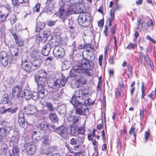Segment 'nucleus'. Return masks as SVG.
Segmentation results:
<instances>
[{"mask_svg": "<svg viewBox=\"0 0 156 156\" xmlns=\"http://www.w3.org/2000/svg\"><path fill=\"white\" fill-rule=\"evenodd\" d=\"M52 46L49 44H47L44 45L42 49V54L47 56L49 54Z\"/></svg>", "mask_w": 156, "mask_h": 156, "instance_id": "b1692460", "label": "nucleus"}, {"mask_svg": "<svg viewBox=\"0 0 156 156\" xmlns=\"http://www.w3.org/2000/svg\"><path fill=\"white\" fill-rule=\"evenodd\" d=\"M57 111L60 115L64 114L66 113V107L65 105H62L58 107Z\"/></svg>", "mask_w": 156, "mask_h": 156, "instance_id": "a878e982", "label": "nucleus"}, {"mask_svg": "<svg viewBox=\"0 0 156 156\" xmlns=\"http://www.w3.org/2000/svg\"><path fill=\"white\" fill-rule=\"evenodd\" d=\"M37 126V128L40 130H42L45 127L46 125L43 123H41L39 124ZM46 126H47L46 125Z\"/></svg>", "mask_w": 156, "mask_h": 156, "instance_id": "6e6d98bb", "label": "nucleus"}, {"mask_svg": "<svg viewBox=\"0 0 156 156\" xmlns=\"http://www.w3.org/2000/svg\"><path fill=\"white\" fill-rule=\"evenodd\" d=\"M22 65L23 69L26 71H30L31 69L34 70L32 67V62L23 60V58H22Z\"/></svg>", "mask_w": 156, "mask_h": 156, "instance_id": "6ab92c4d", "label": "nucleus"}, {"mask_svg": "<svg viewBox=\"0 0 156 156\" xmlns=\"http://www.w3.org/2000/svg\"><path fill=\"white\" fill-rule=\"evenodd\" d=\"M141 28L138 27V28H142L144 29H147V23L145 22H143L142 23L141 25Z\"/></svg>", "mask_w": 156, "mask_h": 156, "instance_id": "5fc2aeb1", "label": "nucleus"}, {"mask_svg": "<svg viewBox=\"0 0 156 156\" xmlns=\"http://www.w3.org/2000/svg\"><path fill=\"white\" fill-rule=\"evenodd\" d=\"M50 142L51 140L47 136L44 137L43 139V142L44 144H48Z\"/></svg>", "mask_w": 156, "mask_h": 156, "instance_id": "09e8293b", "label": "nucleus"}, {"mask_svg": "<svg viewBox=\"0 0 156 156\" xmlns=\"http://www.w3.org/2000/svg\"><path fill=\"white\" fill-rule=\"evenodd\" d=\"M43 76L41 77L38 75L35 76V81L39 86L38 88L42 90V88H44V86L46 81V78L47 76V74L45 70L42 71Z\"/></svg>", "mask_w": 156, "mask_h": 156, "instance_id": "6e6552de", "label": "nucleus"}, {"mask_svg": "<svg viewBox=\"0 0 156 156\" xmlns=\"http://www.w3.org/2000/svg\"><path fill=\"white\" fill-rule=\"evenodd\" d=\"M66 118L68 121L75 123L78 122L79 117L78 116L74 115L72 112H70L67 115Z\"/></svg>", "mask_w": 156, "mask_h": 156, "instance_id": "412c9836", "label": "nucleus"}, {"mask_svg": "<svg viewBox=\"0 0 156 156\" xmlns=\"http://www.w3.org/2000/svg\"><path fill=\"white\" fill-rule=\"evenodd\" d=\"M18 32L17 30H11V31L16 45L20 47L23 45L24 41L20 36L18 35Z\"/></svg>", "mask_w": 156, "mask_h": 156, "instance_id": "9b49d317", "label": "nucleus"}, {"mask_svg": "<svg viewBox=\"0 0 156 156\" xmlns=\"http://www.w3.org/2000/svg\"><path fill=\"white\" fill-rule=\"evenodd\" d=\"M22 118H24L23 113L21 111H20L18 114V119H20Z\"/></svg>", "mask_w": 156, "mask_h": 156, "instance_id": "3c124183", "label": "nucleus"}, {"mask_svg": "<svg viewBox=\"0 0 156 156\" xmlns=\"http://www.w3.org/2000/svg\"><path fill=\"white\" fill-rule=\"evenodd\" d=\"M53 4L51 3V2L46 1V8L47 10L49 12V13H48V12L46 11V12L47 14H52L51 11L53 9Z\"/></svg>", "mask_w": 156, "mask_h": 156, "instance_id": "bb28decb", "label": "nucleus"}, {"mask_svg": "<svg viewBox=\"0 0 156 156\" xmlns=\"http://www.w3.org/2000/svg\"><path fill=\"white\" fill-rule=\"evenodd\" d=\"M108 73L109 76L111 77L112 76H113L114 73V70L113 69H110L108 70Z\"/></svg>", "mask_w": 156, "mask_h": 156, "instance_id": "774afa93", "label": "nucleus"}, {"mask_svg": "<svg viewBox=\"0 0 156 156\" xmlns=\"http://www.w3.org/2000/svg\"><path fill=\"white\" fill-rule=\"evenodd\" d=\"M40 52L37 51L33 50L30 55L31 57L33 58H37L39 55Z\"/></svg>", "mask_w": 156, "mask_h": 156, "instance_id": "4c0bfd02", "label": "nucleus"}, {"mask_svg": "<svg viewBox=\"0 0 156 156\" xmlns=\"http://www.w3.org/2000/svg\"><path fill=\"white\" fill-rule=\"evenodd\" d=\"M47 127L50 129L51 130V129H54V130H53L54 132H55V129H56V126L52 124V125H49L48 126H47Z\"/></svg>", "mask_w": 156, "mask_h": 156, "instance_id": "052dcab7", "label": "nucleus"}, {"mask_svg": "<svg viewBox=\"0 0 156 156\" xmlns=\"http://www.w3.org/2000/svg\"><path fill=\"white\" fill-rule=\"evenodd\" d=\"M71 102L75 108L76 114L83 115L89 114V110L86 105L82 104L74 98L72 99Z\"/></svg>", "mask_w": 156, "mask_h": 156, "instance_id": "f03ea898", "label": "nucleus"}, {"mask_svg": "<svg viewBox=\"0 0 156 156\" xmlns=\"http://www.w3.org/2000/svg\"><path fill=\"white\" fill-rule=\"evenodd\" d=\"M55 132L63 138H65L67 137V129L63 126L56 128L55 129Z\"/></svg>", "mask_w": 156, "mask_h": 156, "instance_id": "a211bd4d", "label": "nucleus"}, {"mask_svg": "<svg viewBox=\"0 0 156 156\" xmlns=\"http://www.w3.org/2000/svg\"><path fill=\"white\" fill-rule=\"evenodd\" d=\"M11 130V128L10 127L0 128V142L2 141L4 137L9 135Z\"/></svg>", "mask_w": 156, "mask_h": 156, "instance_id": "dca6fc26", "label": "nucleus"}, {"mask_svg": "<svg viewBox=\"0 0 156 156\" xmlns=\"http://www.w3.org/2000/svg\"><path fill=\"white\" fill-rule=\"evenodd\" d=\"M43 35H44V36H46L47 38V37L50 34V32L48 30H44L43 32Z\"/></svg>", "mask_w": 156, "mask_h": 156, "instance_id": "864d4df0", "label": "nucleus"}, {"mask_svg": "<svg viewBox=\"0 0 156 156\" xmlns=\"http://www.w3.org/2000/svg\"><path fill=\"white\" fill-rule=\"evenodd\" d=\"M10 51L12 56H17L19 55L18 49L16 46L12 45L10 48Z\"/></svg>", "mask_w": 156, "mask_h": 156, "instance_id": "cd10ccee", "label": "nucleus"}, {"mask_svg": "<svg viewBox=\"0 0 156 156\" xmlns=\"http://www.w3.org/2000/svg\"><path fill=\"white\" fill-rule=\"evenodd\" d=\"M110 15L111 17L105 26V29H115L116 28V25L112 23L115 18V10L113 8H112L110 10Z\"/></svg>", "mask_w": 156, "mask_h": 156, "instance_id": "9d476101", "label": "nucleus"}, {"mask_svg": "<svg viewBox=\"0 0 156 156\" xmlns=\"http://www.w3.org/2000/svg\"><path fill=\"white\" fill-rule=\"evenodd\" d=\"M115 91L116 97H119L120 95V92L116 88L115 89Z\"/></svg>", "mask_w": 156, "mask_h": 156, "instance_id": "338daca9", "label": "nucleus"}, {"mask_svg": "<svg viewBox=\"0 0 156 156\" xmlns=\"http://www.w3.org/2000/svg\"><path fill=\"white\" fill-rule=\"evenodd\" d=\"M36 110L35 106L32 105H28L25 108V112L27 114H34L36 112Z\"/></svg>", "mask_w": 156, "mask_h": 156, "instance_id": "5701e85b", "label": "nucleus"}, {"mask_svg": "<svg viewBox=\"0 0 156 156\" xmlns=\"http://www.w3.org/2000/svg\"><path fill=\"white\" fill-rule=\"evenodd\" d=\"M142 84V87H141V90L142 92V95L141 96V98H144V96L145 95V90L144 88V83L143 82H142L141 83Z\"/></svg>", "mask_w": 156, "mask_h": 156, "instance_id": "49530a36", "label": "nucleus"}, {"mask_svg": "<svg viewBox=\"0 0 156 156\" xmlns=\"http://www.w3.org/2000/svg\"><path fill=\"white\" fill-rule=\"evenodd\" d=\"M149 135V134L148 132L146 131L145 132L144 134V138L146 142H147V140L148 139Z\"/></svg>", "mask_w": 156, "mask_h": 156, "instance_id": "680f3d73", "label": "nucleus"}, {"mask_svg": "<svg viewBox=\"0 0 156 156\" xmlns=\"http://www.w3.org/2000/svg\"><path fill=\"white\" fill-rule=\"evenodd\" d=\"M45 90L44 88H42V90L40 89V88H38V92H34L32 94V98L34 100H36L38 98H43L45 96Z\"/></svg>", "mask_w": 156, "mask_h": 156, "instance_id": "f3484780", "label": "nucleus"}, {"mask_svg": "<svg viewBox=\"0 0 156 156\" xmlns=\"http://www.w3.org/2000/svg\"><path fill=\"white\" fill-rule=\"evenodd\" d=\"M42 60L41 58H38L33 61L32 62V67L34 70L39 67L42 63Z\"/></svg>", "mask_w": 156, "mask_h": 156, "instance_id": "393cba45", "label": "nucleus"}, {"mask_svg": "<svg viewBox=\"0 0 156 156\" xmlns=\"http://www.w3.org/2000/svg\"><path fill=\"white\" fill-rule=\"evenodd\" d=\"M146 38L147 40L149 41H150L152 43H156L155 41L154 40H153L149 35L147 36Z\"/></svg>", "mask_w": 156, "mask_h": 156, "instance_id": "13d9d810", "label": "nucleus"}, {"mask_svg": "<svg viewBox=\"0 0 156 156\" xmlns=\"http://www.w3.org/2000/svg\"><path fill=\"white\" fill-rule=\"evenodd\" d=\"M12 95L14 97L20 98L23 97V91L21 90V87L20 86L14 87L12 90Z\"/></svg>", "mask_w": 156, "mask_h": 156, "instance_id": "2eb2a0df", "label": "nucleus"}, {"mask_svg": "<svg viewBox=\"0 0 156 156\" xmlns=\"http://www.w3.org/2000/svg\"><path fill=\"white\" fill-rule=\"evenodd\" d=\"M77 140H79V143H83L84 141L83 136L81 135L80 136L79 134L77 136Z\"/></svg>", "mask_w": 156, "mask_h": 156, "instance_id": "de8ad7c7", "label": "nucleus"}, {"mask_svg": "<svg viewBox=\"0 0 156 156\" xmlns=\"http://www.w3.org/2000/svg\"><path fill=\"white\" fill-rule=\"evenodd\" d=\"M8 15H5L2 13L1 12H0V23L3 22L6 18Z\"/></svg>", "mask_w": 156, "mask_h": 156, "instance_id": "ea45409f", "label": "nucleus"}, {"mask_svg": "<svg viewBox=\"0 0 156 156\" xmlns=\"http://www.w3.org/2000/svg\"><path fill=\"white\" fill-rule=\"evenodd\" d=\"M37 40L41 42L42 43H44L47 40V37L44 36L42 34L41 35H39L37 37Z\"/></svg>", "mask_w": 156, "mask_h": 156, "instance_id": "473e14b6", "label": "nucleus"}, {"mask_svg": "<svg viewBox=\"0 0 156 156\" xmlns=\"http://www.w3.org/2000/svg\"><path fill=\"white\" fill-rule=\"evenodd\" d=\"M78 21L80 24L83 27L87 26L86 23H88L90 20V14L87 12L80 13Z\"/></svg>", "mask_w": 156, "mask_h": 156, "instance_id": "20e7f679", "label": "nucleus"}, {"mask_svg": "<svg viewBox=\"0 0 156 156\" xmlns=\"http://www.w3.org/2000/svg\"><path fill=\"white\" fill-rule=\"evenodd\" d=\"M135 43H130L127 46V48L129 49L134 48L137 46V44L136 42Z\"/></svg>", "mask_w": 156, "mask_h": 156, "instance_id": "37998d69", "label": "nucleus"}, {"mask_svg": "<svg viewBox=\"0 0 156 156\" xmlns=\"http://www.w3.org/2000/svg\"><path fill=\"white\" fill-rule=\"evenodd\" d=\"M103 57L102 55H100L98 58L99 64L100 66H101L102 65V60L103 59Z\"/></svg>", "mask_w": 156, "mask_h": 156, "instance_id": "e2e57ef3", "label": "nucleus"}, {"mask_svg": "<svg viewBox=\"0 0 156 156\" xmlns=\"http://www.w3.org/2000/svg\"><path fill=\"white\" fill-rule=\"evenodd\" d=\"M88 32H89V30H85L82 35H83V39H84V38H85V37H86L87 36H88Z\"/></svg>", "mask_w": 156, "mask_h": 156, "instance_id": "bf43d9fd", "label": "nucleus"}, {"mask_svg": "<svg viewBox=\"0 0 156 156\" xmlns=\"http://www.w3.org/2000/svg\"><path fill=\"white\" fill-rule=\"evenodd\" d=\"M24 96L26 100H30L32 97V92H29V93L23 94V96Z\"/></svg>", "mask_w": 156, "mask_h": 156, "instance_id": "72a5a7b5", "label": "nucleus"}, {"mask_svg": "<svg viewBox=\"0 0 156 156\" xmlns=\"http://www.w3.org/2000/svg\"><path fill=\"white\" fill-rule=\"evenodd\" d=\"M40 4L39 3L36 4L34 7L35 10L37 12H39L40 10Z\"/></svg>", "mask_w": 156, "mask_h": 156, "instance_id": "69168bd1", "label": "nucleus"}, {"mask_svg": "<svg viewBox=\"0 0 156 156\" xmlns=\"http://www.w3.org/2000/svg\"><path fill=\"white\" fill-rule=\"evenodd\" d=\"M54 47L53 50L54 56L58 58H60L63 57L65 54L64 48L62 47L59 46Z\"/></svg>", "mask_w": 156, "mask_h": 156, "instance_id": "ddd939ff", "label": "nucleus"}, {"mask_svg": "<svg viewBox=\"0 0 156 156\" xmlns=\"http://www.w3.org/2000/svg\"><path fill=\"white\" fill-rule=\"evenodd\" d=\"M12 154L10 156H19V149L16 147H12Z\"/></svg>", "mask_w": 156, "mask_h": 156, "instance_id": "7c9ffc66", "label": "nucleus"}, {"mask_svg": "<svg viewBox=\"0 0 156 156\" xmlns=\"http://www.w3.org/2000/svg\"><path fill=\"white\" fill-rule=\"evenodd\" d=\"M10 20L11 24H13L16 21V17L14 15H12L10 17Z\"/></svg>", "mask_w": 156, "mask_h": 156, "instance_id": "c03bdc74", "label": "nucleus"}, {"mask_svg": "<svg viewBox=\"0 0 156 156\" xmlns=\"http://www.w3.org/2000/svg\"><path fill=\"white\" fill-rule=\"evenodd\" d=\"M18 108L15 107L14 109H12L11 108H5V106H3L0 108V113L4 114L8 112L9 114H15L17 111Z\"/></svg>", "mask_w": 156, "mask_h": 156, "instance_id": "aec40b11", "label": "nucleus"}, {"mask_svg": "<svg viewBox=\"0 0 156 156\" xmlns=\"http://www.w3.org/2000/svg\"><path fill=\"white\" fill-rule=\"evenodd\" d=\"M0 60L2 64L6 66L8 63H10L12 60V56L4 51L0 52Z\"/></svg>", "mask_w": 156, "mask_h": 156, "instance_id": "423d86ee", "label": "nucleus"}, {"mask_svg": "<svg viewBox=\"0 0 156 156\" xmlns=\"http://www.w3.org/2000/svg\"><path fill=\"white\" fill-rule=\"evenodd\" d=\"M81 147H82L81 144L80 143L77 144V145L74 146L73 148L75 151H78V152H77L78 154H80L81 153Z\"/></svg>", "mask_w": 156, "mask_h": 156, "instance_id": "f704fd0d", "label": "nucleus"}, {"mask_svg": "<svg viewBox=\"0 0 156 156\" xmlns=\"http://www.w3.org/2000/svg\"><path fill=\"white\" fill-rule=\"evenodd\" d=\"M69 143L72 145H76L79 143V140L77 138H72L69 141Z\"/></svg>", "mask_w": 156, "mask_h": 156, "instance_id": "c9c22d12", "label": "nucleus"}, {"mask_svg": "<svg viewBox=\"0 0 156 156\" xmlns=\"http://www.w3.org/2000/svg\"><path fill=\"white\" fill-rule=\"evenodd\" d=\"M20 138L19 133L18 132L14 131L13 134L10 139L9 145L11 147L16 146L18 144Z\"/></svg>", "mask_w": 156, "mask_h": 156, "instance_id": "4468645a", "label": "nucleus"}, {"mask_svg": "<svg viewBox=\"0 0 156 156\" xmlns=\"http://www.w3.org/2000/svg\"><path fill=\"white\" fill-rule=\"evenodd\" d=\"M45 106L47 108L48 111L51 112H54L55 109L53 108V104L50 102L46 103Z\"/></svg>", "mask_w": 156, "mask_h": 156, "instance_id": "2f4dec72", "label": "nucleus"}, {"mask_svg": "<svg viewBox=\"0 0 156 156\" xmlns=\"http://www.w3.org/2000/svg\"><path fill=\"white\" fill-rule=\"evenodd\" d=\"M85 132V129L83 127H81L78 129V133L79 134L83 135Z\"/></svg>", "mask_w": 156, "mask_h": 156, "instance_id": "603ef678", "label": "nucleus"}, {"mask_svg": "<svg viewBox=\"0 0 156 156\" xmlns=\"http://www.w3.org/2000/svg\"><path fill=\"white\" fill-rule=\"evenodd\" d=\"M59 30H55L54 33L52 36L50 41V44L52 47L59 46L61 43V39L59 36L60 32L58 31Z\"/></svg>", "mask_w": 156, "mask_h": 156, "instance_id": "0eeeda50", "label": "nucleus"}, {"mask_svg": "<svg viewBox=\"0 0 156 156\" xmlns=\"http://www.w3.org/2000/svg\"><path fill=\"white\" fill-rule=\"evenodd\" d=\"M88 96V93L85 90H81L76 91L74 94L73 98H75L77 100L78 99L79 100H83Z\"/></svg>", "mask_w": 156, "mask_h": 156, "instance_id": "f8f14e48", "label": "nucleus"}, {"mask_svg": "<svg viewBox=\"0 0 156 156\" xmlns=\"http://www.w3.org/2000/svg\"><path fill=\"white\" fill-rule=\"evenodd\" d=\"M12 2L14 6H17L18 5V0H12Z\"/></svg>", "mask_w": 156, "mask_h": 156, "instance_id": "0e129e2a", "label": "nucleus"}, {"mask_svg": "<svg viewBox=\"0 0 156 156\" xmlns=\"http://www.w3.org/2000/svg\"><path fill=\"white\" fill-rule=\"evenodd\" d=\"M2 101L4 104H6L8 105H11V102L8 98V96L7 94H5L3 95L2 99Z\"/></svg>", "mask_w": 156, "mask_h": 156, "instance_id": "c85d7f7f", "label": "nucleus"}, {"mask_svg": "<svg viewBox=\"0 0 156 156\" xmlns=\"http://www.w3.org/2000/svg\"><path fill=\"white\" fill-rule=\"evenodd\" d=\"M70 127V134L73 136H75L77 131V130L76 129V128L72 126H71Z\"/></svg>", "mask_w": 156, "mask_h": 156, "instance_id": "e433bc0d", "label": "nucleus"}, {"mask_svg": "<svg viewBox=\"0 0 156 156\" xmlns=\"http://www.w3.org/2000/svg\"><path fill=\"white\" fill-rule=\"evenodd\" d=\"M63 63L64 65L66 67V69H67L68 68H69L71 66V62L70 61H69L67 60H64Z\"/></svg>", "mask_w": 156, "mask_h": 156, "instance_id": "a18cd8bd", "label": "nucleus"}, {"mask_svg": "<svg viewBox=\"0 0 156 156\" xmlns=\"http://www.w3.org/2000/svg\"><path fill=\"white\" fill-rule=\"evenodd\" d=\"M49 119L52 122H56L58 121V119L56 114L51 113L48 115Z\"/></svg>", "mask_w": 156, "mask_h": 156, "instance_id": "c756f323", "label": "nucleus"}, {"mask_svg": "<svg viewBox=\"0 0 156 156\" xmlns=\"http://www.w3.org/2000/svg\"><path fill=\"white\" fill-rule=\"evenodd\" d=\"M91 99L88 98L85 99L84 100V103L85 105H93L94 104V102L93 101H90Z\"/></svg>", "mask_w": 156, "mask_h": 156, "instance_id": "8fccbe9b", "label": "nucleus"}, {"mask_svg": "<svg viewBox=\"0 0 156 156\" xmlns=\"http://www.w3.org/2000/svg\"><path fill=\"white\" fill-rule=\"evenodd\" d=\"M66 9L68 14L69 15L73 14H78L83 11V9L76 3H73L70 5L68 7L66 5Z\"/></svg>", "mask_w": 156, "mask_h": 156, "instance_id": "39448f33", "label": "nucleus"}, {"mask_svg": "<svg viewBox=\"0 0 156 156\" xmlns=\"http://www.w3.org/2000/svg\"><path fill=\"white\" fill-rule=\"evenodd\" d=\"M138 53L139 55L137 57V60L142 63H143L142 58L144 56V55L142 51L138 52Z\"/></svg>", "mask_w": 156, "mask_h": 156, "instance_id": "58836bf2", "label": "nucleus"}, {"mask_svg": "<svg viewBox=\"0 0 156 156\" xmlns=\"http://www.w3.org/2000/svg\"><path fill=\"white\" fill-rule=\"evenodd\" d=\"M45 26V23L44 22L38 23L37 25V28L39 29H43Z\"/></svg>", "mask_w": 156, "mask_h": 156, "instance_id": "79ce46f5", "label": "nucleus"}, {"mask_svg": "<svg viewBox=\"0 0 156 156\" xmlns=\"http://www.w3.org/2000/svg\"><path fill=\"white\" fill-rule=\"evenodd\" d=\"M91 62L86 58H83L81 62L74 66L70 71L69 75L71 77H74L79 86L86 83L84 77L81 74L82 73L87 76L93 75L92 70L90 69Z\"/></svg>", "mask_w": 156, "mask_h": 156, "instance_id": "f257e3e1", "label": "nucleus"}, {"mask_svg": "<svg viewBox=\"0 0 156 156\" xmlns=\"http://www.w3.org/2000/svg\"><path fill=\"white\" fill-rule=\"evenodd\" d=\"M66 8V5H64L59 9L57 13V16L63 22H65L69 15Z\"/></svg>", "mask_w": 156, "mask_h": 156, "instance_id": "1a4fd4ad", "label": "nucleus"}, {"mask_svg": "<svg viewBox=\"0 0 156 156\" xmlns=\"http://www.w3.org/2000/svg\"><path fill=\"white\" fill-rule=\"evenodd\" d=\"M36 146L33 143L30 142L27 144L26 147V150L29 154H33L36 151Z\"/></svg>", "mask_w": 156, "mask_h": 156, "instance_id": "4be33fe9", "label": "nucleus"}, {"mask_svg": "<svg viewBox=\"0 0 156 156\" xmlns=\"http://www.w3.org/2000/svg\"><path fill=\"white\" fill-rule=\"evenodd\" d=\"M67 80L65 77L62 74L55 81L53 80H49L48 81V84L50 87L56 91L59 87L64 86Z\"/></svg>", "mask_w": 156, "mask_h": 156, "instance_id": "7ed1b4c3", "label": "nucleus"}, {"mask_svg": "<svg viewBox=\"0 0 156 156\" xmlns=\"http://www.w3.org/2000/svg\"><path fill=\"white\" fill-rule=\"evenodd\" d=\"M29 92H31L30 90V88L28 86L24 88L23 93L25 94L27 92L29 93Z\"/></svg>", "mask_w": 156, "mask_h": 156, "instance_id": "4d7b16f0", "label": "nucleus"}, {"mask_svg": "<svg viewBox=\"0 0 156 156\" xmlns=\"http://www.w3.org/2000/svg\"><path fill=\"white\" fill-rule=\"evenodd\" d=\"M20 126L22 128H24L25 126V118L18 119Z\"/></svg>", "mask_w": 156, "mask_h": 156, "instance_id": "a19ab883", "label": "nucleus"}]
</instances>
